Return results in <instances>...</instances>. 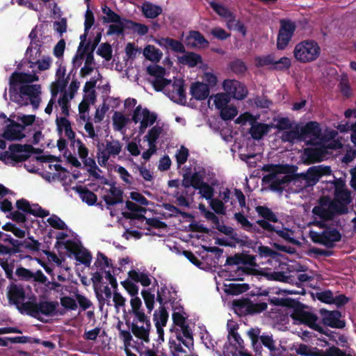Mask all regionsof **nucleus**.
Masks as SVG:
<instances>
[{"label": "nucleus", "instance_id": "obj_1", "mask_svg": "<svg viewBox=\"0 0 356 356\" xmlns=\"http://www.w3.org/2000/svg\"><path fill=\"white\" fill-rule=\"evenodd\" d=\"M262 170L269 172L264 177L263 181L269 184L272 191L282 192L289 186L291 192L298 193L311 187L302 173L291 176L284 166L264 165Z\"/></svg>", "mask_w": 356, "mask_h": 356}, {"label": "nucleus", "instance_id": "obj_2", "mask_svg": "<svg viewBox=\"0 0 356 356\" xmlns=\"http://www.w3.org/2000/svg\"><path fill=\"white\" fill-rule=\"evenodd\" d=\"M65 67L59 66L56 73V79L50 86L51 99L46 106V113L50 114L51 113L52 106L54 104V98H56L59 92H62L58 99V104L61 108L62 113L65 116L69 115L70 102L74 99L77 92L80 86V82L76 79H73L68 88L65 90L68 83L67 78H65Z\"/></svg>", "mask_w": 356, "mask_h": 356}, {"label": "nucleus", "instance_id": "obj_3", "mask_svg": "<svg viewBox=\"0 0 356 356\" xmlns=\"http://www.w3.org/2000/svg\"><path fill=\"white\" fill-rule=\"evenodd\" d=\"M35 80L37 77L35 75L14 73L10 79L11 99L21 105H26L29 101L34 107H38L40 87L29 84Z\"/></svg>", "mask_w": 356, "mask_h": 356}, {"label": "nucleus", "instance_id": "obj_4", "mask_svg": "<svg viewBox=\"0 0 356 356\" xmlns=\"http://www.w3.org/2000/svg\"><path fill=\"white\" fill-rule=\"evenodd\" d=\"M131 310L129 314L134 318L131 325V332L140 343H148L150 341L151 322L145 314L142 301L138 297L132 298L130 300Z\"/></svg>", "mask_w": 356, "mask_h": 356}, {"label": "nucleus", "instance_id": "obj_5", "mask_svg": "<svg viewBox=\"0 0 356 356\" xmlns=\"http://www.w3.org/2000/svg\"><path fill=\"white\" fill-rule=\"evenodd\" d=\"M321 52L318 43L314 40H305L297 43L293 49V56L296 60L302 63L315 61Z\"/></svg>", "mask_w": 356, "mask_h": 356}, {"label": "nucleus", "instance_id": "obj_6", "mask_svg": "<svg viewBox=\"0 0 356 356\" xmlns=\"http://www.w3.org/2000/svg\"><path fill=\"white\" fill-rule=\"evenodd\" d=\"M348 208L341 206L338 208V203L332 202L329 197H323L319 200L318 204L314 207L312 212L316 218L323 220H328L332 218L335 213H347Z\"/></svg>", "mask_w": 356, "mask_h": 356}, {"label": "nucleus", "instance_id": "obj_7", "mask_svg": "<svg viewBox=\"0 0 356 356\" xmlns=\"http://www.w3.org/2000/svg\"><path fill=\"white\" fill-rule=\"evenodd\" d=\"M33 149V147L29 145H13L9 147L8 151L0 155V160L7 165H14L30 156Z\"/></svg>", "mask_w": 356, "mask_h": 356}, {"label": "nucleus", "instance_id": "obj_8", "mask_svg": "<svg viewBox=\"0 0 356 356\" xmlns=\"http://www.w3.org/2000/svg\"><path fill=\"white\" fill-rule=\"evenodd\" d=\"M123 144L118 140L111 138L106 140L102 150L99 149L97 159L99 165L105 167L111 157L118 156L122 151Z\"/></svg>", "mask_w": 356, "mask_h": 356}, {"label": "nucleus", "instance_id": "obj_9", "mask_svg": "<svg viewBox=\"0 0 356 356\" xmlns=\"http://www.w3.org/2000/svg\"><path fill=\"white\" fill-rule=\"evenodd\" d=\"M157 118L156 113L138 105L133 112L131 120L135 124H139V132L143 134L147 127L152 126L156 121Z\"/></svg>", "mask_w": 356, "mask_h": 356}, {"label": "nucleus", "instance_id": "obj_10", "mask_svg": "<svg viewBox=\"0 0 356 356\" xmlns=\"http://www.w3.org/2000/svg\"><path fill=\"white\" fill-rule=\"evenodd\" d=\"M184 86V80L181 79H174L173 81L167 79L162 84L160 91H164L174 102L182 103L186 98Z\"/></svg>", "mask_w": 356, "mask_h": 356}, {"label": "nucleus", "instance_id": "obj_11", "mask_svg": "<svg viewBox=\"0 0 356 356\" xmlns=\"http://www.w3.org/2000/svg\"><path fill=\"white\" fill-rule=\"evenodd\" d=\"M280 28L277 38V47L278 49H284L291 40L296 29V24L289 19H282L280 21Z\"/></svg>", "mask_w": 356, "mask_h": 356}, {"label": "nucleus", "instance_id": "obj_12", "mask_svg": "<svg viewBox=\"0 0 356 356\" xmlns=\"http://www.w3.org/2000/svg\"><path fill=\"white\" fill-rule=\"evenodd\" d=\"M290 316L295 321H298L300 323H303L308 325L309 327L323 333V327L317 323L318 317L303 309L300 305L296 307Z\"/></svg>", "mask_w": 356, "mask_h": 356}, {"label": "nucleus", "instance_id": "obj_13", "mask_svg": "<svg viewBox=\"0 0 356 356\" xmlns=\"http://www.w3.org/2000/svg\"><path fill=\"white\" fill-rule=\"evenodd\" d=\"M164 134V124L157 123L152 127L144 136V140L148 143V149L142 154L145 161L149 159L152 155L156 152V140Z\"/></svg>", "mask_w": 356, "mask_h": 356}, {"label": "nucleus", "instance_id": "obj_14", "mask_svg": "<svg viewBox=\"0 0 356 356\" xmlns=\"http://www.w3.org/2000/svg\"><path fill=\"white\" fill-rule=\"evenodd\" d=\"M309 237L314 243L330 248L332 247L335 242L341 239V234L336 229H326L321 233L311 231Z\"/></svg>", "mask_w": 356, "mask_h": 356}, {"label": "nucleus", "instance_id": "obj_15", "mask_svg": "<svg viewBox=\"0 0 356 356\" xmlns=\"http://www.w3.org/2000/svg\"><path fill=\"white\" fill-rule=\"evenodd\" d=\"M222 88L228 96L238 100L243 99L248 91L244 84L234 79H227L222 83Z\"/></svg>", "mask_w": 356, "mask_h": 356}, {"label": "nucleus", "instance_id": "obj_16", "mask_svg": "<svg viewBox=\"0 0 356 356\" xmlns=\"http://www.w3.org/2000/svg\"><path fill=\"white\" fill-rule=\"evenodd\" d=\"M186 339L178 331L176 339H170L169 348L172 356H188L186 348L189 349L190 346H193V338L192 337L188 343L185 342Z\"/></svg>", "mask_w": 356, "mask_h": 356}, {"label": "nucleus", "instance_id": "obj_17", "mask_svg": "<svg viewBox=\"0 0 356 356\" xmlns=\"http://www.w3.org/2000/svg\"><path fill=\"white\" fill-rule=\"evenodd\" d=\"M301 127L302 140L307 143L316 145L321 136V129L318 123L316 122H309L304 127Z\"/></svg>", "mask_w": 356, "mask_h": 356}, {"label": "nucleus", "instance_id": "obj_18", "mask_svg": "<svg viewBox=\"0 0 356 356\" xmlns=\"http://www.w3.org/2000/svg\"><path fill=\"white\" fill-rule=\"evenodd\" d=\"M255 65L257 67L273 65L275 69L282 70L289 68L291 66V60L287 57H282L277 60L273 56L268 55L262 57H257L255 58Z\"/></svg>", "mask_w": 356, "mask_h": 356}, {"label": "nucleus", "instance_id": "obj_19", "mask_svg": "<svg viewBox=\"0 0 356 356\" xmlns=\"http://www.w3.org/2000/svg\"><path fill=\"white\" fill-rule=\"evenodd\" d=\"M147 72L151 76L149 82L154 88L157 91H160L162 84L165 83L167 80V79L164 78L165 70L159 65H152L147 67Z\"/></svg>", "mask_w": 356, "mask_h": 356}, {"label": "nucleus", "instance_id": "obj_20", "mask_svg": "<svg viewBox=\"0 0 356 356\" xmlns=\"http://www.w3.org/2000/svg\"><path fill=\"white\" fill-rule=\"evenodd\" d=\"M331 169L329 166L315 165L309 168L305 173H302L305 179L312 187L320 179L322 176L331 174Z\"/></svg>", "mask_w": 356, "mask_h": 356}, {"label": "nucleus", "instance_id": "obj_21", "mask_svg": "<svg viewBox=\"0 0 356 356\" xmlns=\"http://www.w3.org/2000/svg\"><path fill=\"white\" fill-rule=\"evenodd\" d=\"M323 323L327 326L343 328L345 323L340 320L341 313L339 311H328L324 309L320 310Z\"/></svg>", "mask_w": 356, "mask_h": 356}, {"label": "nucleus", "instance_id": "obj_22", "mask_svg": "<svg viewBox=\"0 0 356 356\" xmlns=\"http://www.w3.org/2000/svg\"><path fill=\"white\" fill-rule=\"evenodd\" d=\"M172 320L174 325L179 328L176 329V332L178 331L183 337L186 338V343L190 342L192 339L193 333L188 325L186 323V317L179 312H175L172 314Z\"/></svg>", "mask_w": 356, "mask_h": 356}, {"label": "nucleus", "instance_id": "obj_23", "mask_svg": "<svg viewBox=\"0 0 356 356\" xmlns=\"http://www.w3.org/2000/svg\"><path fill=\"white\" fill-rule=\"evenodd\" d=\"M316 298L318 300L324 303L333 304L337 307L343 305L348 300V299L343 294L334 296L332 292L330 290L316 293Z\"/></svg>", "mask_w": 356, "mask_h": 356}, {"label": "nucleus", "instance_id": "obj_24", "mask_svg": "<svg viewBox=\"0 0 356 356\" xmlns=\"http://www.w3.org/2000/svg\"><path fill=\"white\" fill-rule=\"evenodd\" d=\"M335 186V198L336 203H338V208L341 209V206L346 207V205L351 202L350 192L345 188L344 184L341 181H337L334 182Z\"/></svg>", "mask_w": 356, "mask_h": 356}, {"label": "nucleus", "instance_id": "obj_25", "mask_svg": "<svg viewBox=\"0 0 356 356\" xmlns=\"http://www.w3.org/2000/svg\"><path fill=\"white\" fill-rule=\"evenodd\" d=\"M9 122L10 124L7 125L6 129L2 135L3 138L8 140H15L25 137V134L23 132L24 129V126L15 123L11 120Z\"/></svg>", "mask_w": 356, "mask_h": 356}, {"label": "nucleus", "instance_id": "obj_26", "mask_svg": "<svg viewBox=\"0 0 356 356\" xmlns=\"http://www.w3.org/2000/svg\"><path fill=\"white\" fill-rule=\"evenodd\" d=\"M210 94L208 86L203 82L196 81L192 83L190 86V95L195 100L206 99Z\"/></svg>", "mask_w": 356, "mask_h": 356}, {"label": "nucleus", "instance_id": "obj_27", "mask_svg": "<svg viewBox=\"0 0 356 356\" xmlns=\"http://www.w3.org/2000/svg\"><path fill=\"white\" fill-rule=\"evenodd\" d=\"M104 200L108 206L121 203L123 201V192L120 188L111 186L104 195Z\"/></svg>", "mask_w": 356, "mask_h": 356}, {"label": "nucleus", "instance_id": "obj_28", "mask_svg": "<svg viewBox=\"0 0 356 356\" xmlns=\"http://www.w3.org/2000/svg\"><path fill=\"white\" fill-rule=\"evenodd\" d=\"M273 127V124L257 122L255 120L251 124L249 133L253 139L260 140L264 135L267 134Z\"/></svg>", "mask_w": 356, "mask_h": 356}, {"label": "nucleus", "instance_id": "obj_29", "mask_svg": "<svg viewBox=\"0 0 356 356\" xmlns=\"http://www.w3.org/2000/svg\"><path fill=\"white\" fill-rule=\"evenodd\" d=\"M301 127L296 125L291 127L290 129L282 131L281 139L283 142L293 143L296 140H302Z\"/></svg>", "mask_w": 356, "mask_h": 356}, {"label": "nucleus", "instance_id": "obj_30", "mask_svg": "<svg viewBox=\"0 0 356 356\" xmlns=\"http://www.w3.org/2000/svg\"><path fill=\"white\" fill-rule=\"evenodd\" d=\"M187 45L193 47H206L209 42L204 37L197 31H192L186 38Z\"/></svg>", "mask_w": 356, "mask_h": 356}, {"label": "nucleus", "instance_id": "obj_31", "mask_svg": "<svg viewBox=\"0 0 356 356\" xmlns=\"http://www.w3.org/2000/svg\"><path fill=\"white\" fill-rule=\"evenodd\" d=\"M16 275L26 280H33L39 282H43L44 281L43 274L41 270H38L33 273L25 268L20 267L16 270Z\"/></svg>", "mask_w": 356, "mask_h": 356}, {"label": "nucleus", "instance_id": "obj_32", "mask_svg": "<svg viewBox=\"0 0 356 356\" xmlns=\"http://www.w3.org/2000/svg\"><path fill=\"white\" fill-rule=\"evenodd\" d=\"M8 296L10 301L15 305L22 303L25 299V294L23 289L17 285H11L9 287Z\"/></svg>", "mask_w": 356, "mask_h": 356}, {"label": "nucleus", "instance_id": "obj_33", "mask_svg": "<svg viewBox=\"0 0 356 356\" xmlns=\"http://www.w3.org/2000/svg\"><path fill=\"white\" fill-rule=\"evenodd\" d=\"M158 44L165 48H170L173 51L179 53L185 51V47L181 42L170 38H162L156 40Z\"/></svg>", "mask_w": 356, "mask_h": 356}, {"label": "nucleus", "instance_id": "obj_34", "mask_svg": "<svg viewBox=\"0 0 356 356\" xmlns=\"http://www.w3.org/2000/svg\"><path fill=\"white\" fill-rule=\"evenodd\" d=\"M57 126L60 131H64L66 137L71 141L75 139V132L72 130L70 122L65 117L56 119Z\"/></svg>", "mask_w": 356, "mask_h": 356}, {"label": "nucleus", "instance_id": "obj_35", "mask_svg": "<svg viewBox=\"0 0 356 356\" xmlns=\"http://www.w3.org/2000/svg\"><path fill=\"white\" fill-rule=\"evenodd\" d=\"M141 10L146 17L152 19L156 18L162 12L160 6L149 2H145L141 6Z\"/></svg>", "mask_w": 356, "mask_h": 356}, {"label": "nucleus", "instance_id": "obj_36", "mask_svg": "<svg viewBox=\"0 0 356 356\" xmlns=\"http://www.w3.org/2000/svg\"><path fill=\"white\" fill-rule=\"evenodd\" d=\"M62 173H64V170L60 164H49L48 170H46V180H59Z\"/></svg>", "mask_w": 356, "mask_h": 356}, {"label": "nucleus", "instance_id": "obj_37", "mask_svg": "<svg viewBox=\"0 0 356 356\" xmlns=\"http://www.w3.org/2000/svg\"><path fill=\"white\" fill-rule=\"evenodd\" d=\"M209 101H213L216 108L220 111L228 105L230 97L226 92H220L210 96Z\"/></svg>", "mask_w": 356, "mask_h": 356}, {"label": "nucleus", "instance_id": "obj_38", "mask_svg": "<svg viewBox=\"0 0 356 356\" xmlns=\"http://www.w3.org/2000/svg\"><path fill=\"white\" fill-rule=\"evenodd\" d=\"M179 62L189 67H195L202 62V58L199 54L195 53H187L178 58Z\"/></svg>", "mask_w": 356, "mask_h": 356}, {"label": "nucleus", "instance_id": "obj_39", "mask_svg": "<svg viewBox=\"0 0 356 356\" xmlns=\"http://www.w3.org/2000/svg\"><path fill=\"white\" fill-rule=\"evenodd\" d=\"M144 56L152 62H158L161 60L163 53L153 45H147L143 50Z\"/></svg>", "mask_w": 356, "mask_h": 356}, {"label": "nucleus", "instance_id": "obj_40", "mask_svg": "<svg viewBox=\"0 0 356 356\" xmlns=\"http://www.w3.org/2000/svg\"><path fill=\"white\" fill-rule=\"evenodd\" d=\"M77 192L82 201L89 206L94 205L96 203L97 200V195L88 188H79L77 189Z\"/></svg>", "mask_w": 356, "mask_h": 356}, {"label": "nucleus", "instance_id": "obj_41", "mask_svg": "<svg viewBox=\"0 0 356 356\" xmlns=\"http://www.w3.org/2000/svg\"><path fill=\"white\" fill-rule=\"evenodd\" d=\"M25 307L31 316L39 319H42V316L44 314V307L42 303L29 302L25 304Z\"/></svg>", "mask_w": 356, "mask_h": 356}, {"label": "nucleus", "instance_id": "obj_42", "mask_svg": "<svg viewBox=\"0 0 356 356\" xmlns=\"http://www.w3.org/2000/svg\"><path fill=\"white\" fill-rule=\"evenodd\" d=\"M168 319V314L163 306H161L154 314L155 325L166 326Z\"/></svg>", "mask_w": 356, "mask_h": 356}, {"label": "nucleus", "instance_id": "obj_43", "mask_svg": "<svg viewBox=\"0 0 356 356\" xmlns=\"http://www.w3.org/2000/svg\"><path fill=\"white\" fill-rule=\"evenodd\" d=\"M112 120L113 127L116 131H121L124 129L129 120L124 114L118 111L114 113Z\"/></svg>", "mask_w": 356, "mask_h": 356}, {"label": "nucleus", "instance_id": "obj_44", "mask_svg": "<svg viewBox=\"0 0 356 356\" xmlns=\"http://www.w3.org/2000/svg\"><path fill=\"white\" fill-rule=\"evenodd\" d=\"M141 296L144 300L147 312L150 314L154 309L155 295L149 290H143L141 291Z\"/></svg>", "mask_w": 356, "mask_h": 356}, {"label": "nucleus", "instance_id": "obj_45", "mask_svg": "<svg viewBox=\"0 0 356 356\" xmlns=\"http://www.w3.org/2000/svg\"><path fill=\"white\" fill-rule=\"evenodd\" d=\"M248 289V286L247 284H229L225 286V291L227 294L235 296L245 292Z\"/></svg>", "mask_w": 356, "mask_h": 356}, {"label": "nucleus", "instance_id": "obj_46", "mask_svg": "<svg viewBox=\"0 0 356 356\" xmlns=\"http://www.w3.org/2000/svg\"><path fill=\"white\" fill-rule=\"evenodd\" d=\"M234 218L239 223L243 229L248 232H252L255 230V227L248 218L241 213H236L234 214Z\"/></svg>", "mask_w": 356, "mask_h": 356}, {"label": "nucleus", "instance_id": "obj_47", "mask_svg": "<svg viewBox=\"0 0 356 356\" xmlns=\"http://www.w3.org/2000/svg\"><path fill=\"white\" fill-rule=\"evenodd\" d=\"M238 114L236 106L233 105H227L220 111V115L224 120L233 119Z\"/></svg>", "mask_w": 356, "mask_h": 356}, {"label": "nucleus", "instance_id": "obj_48", "mask_svg": "<svg viewBox=\"0 0 356 356\" xmlns=\"http://www.w3.org/2000/svg\"><path fill=\"white\" fill-rule=\"evenodd\" d=\"M210 207L218 214L225 215L226 207L224 202L218 198H212L209 201Z\"/></svg>", "mask_w": 356, "mask_h": 356}, {"label": "nucleus", "instance_id": "obj_49", "mask_svg": "<svg viewBox=\"0 0 356 356\" xmlns=\"http://www.w3.org/2000/svg\"><path fill=\"white\" fill-rule=\"evenodd\" d=\"M275 232L277 233V234L282 237L285 241L290 242L293 244H297L298 241L294 238V232L289 229L283 228V229H277L276 228V230Z\"/></svg>", "mask_w": 356, "mask_h": 356}, {"label": "nucleus", "instance_id": "obj_50", "mask_svg": "<svg viewBox=\"0 0 356 356\" xmlns=\"http://www.w3.org/2000/svg\"><path fill=\"white\" fill-rule=\"evenodd\" d=\"M317 348H313L308 345L301 343L296 348V353L298 355L303 356H319L316 353Z\"/></svg>", "mask_w": 356, "mask_h": 356}, {"label": "nucleus", "instance_id": "obj_51", "mask_svg": "<svg viewBox=\"0 0 356 356\" xmlns=\"http://www.w3.org/2000/svg\"><path fill=\"white\" fill-rule=\"evenodd\" d=\"M256 211L259 213V215L264 217L266 219V220L272 221L274 222L277 221V216L271 210H270L267 207H257L256 208Z\"/></svg>", "mask_w": 356, "mask_h": 356}, {"label": "nucleus", "instance_id": "obj_52", "mask_svg": "<svg viewBox=\"0 0 356 356\" xmlns=\"http://www.w3.org/2000/svg\"><path fill=\"white\" fill-rule=\"evenodd\" d=\"M256 211L259 213V215L264 217L266 219V220L272 221L274 222L277 221V216L271 210H270L267 207H257L256 208Z\"/></svg>", "mask_w": 356, "mask_h": 356}, {"label": "nucleus", "instance_id": "obj_53", "mask_svg": "<svg viewBox=\"0 0 356 356\" xmlns=\"http://www.w3.org/2000/svg\"><path fill=\"white\" fill-rule=\"evenodd\" d=\"M163 207L165 211V212L163 213V216L166 218L175 217L179 214L181 215L182 216H186V213L181 211L179 209L170 204H163Z\"/></svg>", "mask_w": 356, "mask_h": 356}, {"label": "nucleus", "instance_id": "obj_54", "mask_svg": "<svg viewBox=\"0 0 356 356\" xmlns=\"http://www.w3.org/2000/svg\"><path fill=\"white\" fill-rule=\"evenodd\" d=\"M94 70L93 56L88 54L86 57L84 66L80 70V75L82 77L88 76Z\"/></svg>", "mask_w": 356, "mask_h": 356}, {"label": "nucleus", "instance_id": "obj_55", "mask_svg": "<svg viewBox=\"0 0 356 356\" xmlns=\"http://www.w3.org/2000/svg\"><path fill=\"white\" fill-rule=\"evenodd\" d=\"M71 145L73 147H76L79 156L81 160L88 157V149L81 140H74V141H72L71 143Z\"/></svg>", "mask_w": 356, "mask_h": 356}, {"label": "nucleus", "instance_id": "obj_56", "mask_svg": "<svg viewBox=\"0 0 356 356\" xmlns=\"http://www.w3.org/2000/svg\"><path fill=\"white\" fill-rule=\"evenodd\" d=\"M2 229L6 232H10L18 238H24L25 236V231L17 228L15 225L11 222H7L2 226Z\"/></svg>", "mask_w": 356, "mask_h": 356}, {"label": "nucleus", "instance_id": "obj_57", "mask_svg": "<svg viewBox=\"0 0 356 356\" xmlns=\"http://www.w3.org/2000/svg\"><path fill=\"white\" fill-rule=\"evenodd\" d=\"M202 78L209 88V87H215L217 85L218 78L213 71L204 72Z\"/></svg>", "mask_w": 356, "mask_h": 356}, {"label": "nucleus", "instance_id": "obj_58", "mask_svg": "<svg viewBox=\"0 0 356 356\" xmlns=\"http://www.w3.org/2000/svg\"><path fill=\"white\" fill-rule=\"evenodd\" d=\"M97 54L106 60H110L112 58V49L110 44L107 43L102 44L98 50Z\"/></svg>", "mask_w": 356, "mask_h": 356}, {"label": "nucleus", "instance_id": "obj_59", "mask_svg": "<svg viewBox=\"0 0 356 356\" xmlns=\"http://www.w3.org/2000/svg\"><path fill=\"white\" fill-rule=\"evenodd\" d=\"M125 53L127 60H133L140 53V50L134 44L128 43L125 47Z\"/></svg>", "mask_w": 356, "mask_h": 356}, {"label": "nucleus", "instance_id": "obj_60", "mask_svg": "<svg viewBox=\"0 0 356 356\" xmlns=\"http://www.w3.org/2000/svg\"><path fill=\"white\" fill-rule=\"evenodd\" d=\"M188 155V149L184 146H181L180 149H178L175 155L178 166L186 162Z\"/></svg>", "mask_w": 356, "mask_h": 356}, {"label": "nucleus", "instance_id": "obj_61", "mask_svg": "<svg viewBox=\"0 0 356 356\" xmlns=\"http://www.w3.org/2000/svg\"><path fill=\"white\" fill-rule=\"evenodd\" d=\"M197 189L199 190V193L201 194L202 197H204L208 200H210L211 199H212L214 190L209 184H207V183H204Z\"/></svg>", "mask_w": 356, "mask_h": 356}, {"label": "nucleus", "instance_id": "obj_62", "mask_svg": "<svg viewBox=\"0 0 356 356\" xmlns=\"http://www.w3.org/2000/svg\"><path fill=\"white\" fill-rule=\"evenodd\" d=\"M132 278L144 286H147L151 284V280L147 275L143 273L133 272L131 275Z\"/></svg>", "mask_w": 356, "mask_h": 356}, {"label": "nucleus", "instance_id": "obj_63", "mask_svg": "<svg viewBox=\"0 0 356 356\" xmlns=\"http://www.w3.org/2000/svg\"><path fill=\"white\" fill-rule=\"evenodd\" d=\"M115 171L119 174L120 178L125 184L128 185H131L132 184L131 175L124 167L116 166Z\"/></svg>", "mask_w": 356, "mask_h": 356}, {"label": "nucleus", "instance_id": "obj_64", "mask_svg": "<svg viewBox=\"0 0 356 356\" xmlns=\"http://www.w3.org/2000/svg\"><path fill=\"white\" fill-rule=\"evenodd\" d=\"M61 305L69 310H75L77 308L76 300L71 297L65 296L60 298Z\"/></svg>", "mask_w": 356, "mask_h": 356}]
</instances>
